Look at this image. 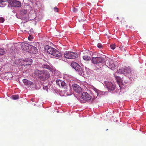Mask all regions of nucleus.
<instances>
[{"instance_id":"obj_1","label":"nucleus","mask_w":146,"mask_h":146,"mask_svg":"<svg viewBox=\"0 0 146 146\" xmlns=\"http://www.w3.org/2000/svg\"><path fill=\"white\" fill-rule=\"evenodd\" d=\"M44 49L47 51L48 53L55 56L60 57L61 56V54L58 51L49 45L45 46Z\"/></svg>"},{"instance_id":"obj_2","label":"nucleus","mask_w":146,"mask_h":146,"mask_svg":"<svg viewBox=\"0 0 146 146\" xmlns=\"http://www.w3.org/2000/svg\"><path fill=\"white\" fill-rule=\"evenodd\" d=\"M106 56L103 55H99L96 57H92L91 59L92 62L94 64L103 63L105 61Z\"/></svg>"},{"instance_id":"obj_3","label":"nucleus","mask_w":146,"mask_h":146,"mask_svg":"<svg viewBox=\"0 0 146 146\" xmlns=\"http://www.w3.org/2000/svg\"><path fill=\"white\" fill-rule=\"evenodd\" d=\"M35 73V75L38 76L39 77H41L42 78H40V79L44 80L45 79H47L50 76L49 74L47 71H45L43 72L42 71H40L38 70H36Z\"/></svg>"},{"instance_id":"obj_4","label":"nucleus","mask_w":146,"mask_h":146,"mask_svg":"<svg viewBox=\"0 0 146 146\" xmlns=\"http://www.w3.org/2000/svg\"><path fill=\"white\" fill-rule=\"evenodd\" d=\"M117 62L115 63L112 60L111 58H108L107 61H106V63L107 65V66L111 69L114 70L117 67Z\"/></svg>"},{"instance_id":"obj_5","label":"nucleus","mask_w":146,"mask_h":146,"mask_svg":"<svg viewBox=\"0 0 146 146\" xmlns=\"http://www.w3.org/2000/svg\"><path fill=\"white\" fill-rule=\"evenodd\" d=\"M81 98L84 100L86 101L89 100L91 99V96L87 92H84L81 94Z\"/></svg>"},{"instance_id":"obj_6","label":"nucleus","mask_w":146,"mask_h":146,"mask_svg":"<svg viewBox=\"0 0 146 146\" xmlns=\"http://www.w3.org/2000/svg\"><path fill=\"white\" fill-rule=\"evenodd\" d=\"M83 58L85 60H91L90 53L89 51H85L84 52Z\"/></svg>"},{"instance_id":"obj_7","label":"nucleus","mask_w":146,"mask_h":146,"mask_svg":"<svg viewBox=\"0 0 146 146\" xmlns=\"http://www.w3.org/2000/svg\"><path fill=\"white\" fill-rule=\"evenodd\" d=\"M72 87L75 92L78 93L81 92L82 88L79 85L76 84H73L72 85Z\"/></svg>"},{"instance_id":"obj_8","label":"nucleus","mask_w":146,"mask_h":146,"mask_svg":"<svg viewBox=\"0 0 146 146\" xmlns=\"http://www.w3.org/2000/svg\"><path fill=\"white\" fill-rule=\"evenodd\" d=\"M31 45L27 43H25L23 42L21 44V47L22 49L24 51H27L29 50Z\"/></svg>"},{"instance_id":"obj_9","label":"nucleus","mask_w":146,"mask_h":146,"mask_svg":"<svg viewBox=\"0 0 146 146\" xmlns=\"http://www.w3.org/2000/svg\"><path fill=\"white\" fill-rule=\"evenodd\" d=\"M106 87L110 90H113L115 88V86L111 82H105Z\"/></svg>"},{"instance_id":"obj_10","label":"nucleus","mask_w":146,"mask_h":146,"mask_svg":"<svg viewBox=\"0 0 146 146\" xmlns=\"http://www.w3.org/2000/svg\"><path fill=\"white\" fill-rule=\"evenodd\" d=\"M12 6L15 7H20L21 6V3L19 1L16 0H13L12 1Z\"/></svg>"},{"instance_id":"obj_11","label":"nucleus","mask_w":146,"mask_h":146,"mask_svg":"<svg viewBox=\"0 0 146 146\" xmlns=\"http://www.w3.org/2000/svg\"><path fill=\"white\" fill-rule=\"evenodd\" d=\"M76 71L81 76H83L84 75V70L80 66V67L77 69Z\"/></svg>"},{"instance_id":"obj_12","label":"nucleus","mask_w":146,"mask_h":146,"mask_svg":"<svg viewBox=\"0 0 146 146\" xmlns=\"http://www.w3.org/2000/svg\"><path fill=\"white\" fill-rule=\"evenodd\" d=\"M71 65L72 67L76 70H78L77 69H78V68L80 67V65L74 62H73L71 63Z\"/></svg>"},{"instance_id":"obj_13","label":"nucleus","mask_w":146,"mask_h":146,"mask_svg":"<svg viewBox=\"0 0 146 146\" xmlns=\"http://www.w3.org/2000/svg\"><path fill=\"white\" fill-rule=\"evenodd\" d=\"M23 82L25 85L29 86H30L33 84V82L26 79H23Z\"/></svg>"},{"instance_id":"obj_14","label":"nucleus","mask_w":146,"mask_h":146,"mask_svg":"<svg viewBox=\"0 0 146 146\" xmlns=\"http://www.w3.org/2000/svg\"><path fill=\"white\" fill-rule=\"evenodd\" d=\"M30 50L33 53H36L37 52V48L34 46L31 45L30 46Z\"/></svg>"},{"instance_id":"obj_15","label":"nucleus","mask_w":146,"mask_h":146,"mask_svg":"<svg viewBox=\"0 0 146 146\" xmlns=\"http://www.w3.org/2000/svg\"><path fill=\"white\" fill-rule=\"evenodd\" d=\"M78 54L76 52H71L70 59L75 58L78 57Z\"/></svg>"},{"instance_id":"obj_16","label":"nucleus","mask_w":146,"mask_h":146,"mask_svg":"<svg viewBox=\"0 0 146 146\" xmlns=\"http://www.w3.org/2000/svg\"><path fill=\"white\" fill-rule=\"evenodd\" d=\"M70 52L68 51L66 52L64 54V57L66 58L70 59Z\"/></svg>"},{"instance_id":"obj_17","label":"nucleus","mask_w":146,"mask_h":146,"mask_svg":"<svg viewBox=\"0 0 146 146\" xmlns=\"http://www.w3.org/2000/svg\"><path fill=\"white\" fill-rule=\"evenodd\" d=\"M6 52V50L5 48H0V55L5 54Z\"/></svg>"},{"instance_id":"obj_18","label":"nucleus","mask_w":146,"mask_h":146,"mask_svg":"<svg viewBox=\"0 0 146 146\" xmlns=\"http://www.w3.org/2000/svg\"><path fill=\"white\" fill-rule=\"evenodd\" d=\"M125 68H121L118 70L117 72L119 74H125Z\"/></svg>"},{"instance_id":"obj_19","label":"nucleus","mask_w":146,"mask_h":146,"mask_svg":"<svg viewBox=\"0 0 146 146\" xmlns=\"http://www.w3.org/2000/svg\"><path fill=\"white\" fill-rule=\"evenodd\" d=\"M125 74L131 73V70L129 67L125 68Z\"/></svg>"},{"instance_id":"obj_20","label":"nucleus","mask_w":146,"mask_h":146,"mask_svg":"<svg viewBox=\"0 0 146 146\" xmlns=\"http://www.w3.org/2000/svg\"><path fill=\"white\" fill-rule=\"evenodd\" d=\"M6 74L7 76H6L5 77H7V78H9L13 77L12 74L10 72H7V73H6Z\"/></svg>"},{"instance_id":"obj_21","label":"nucleus","mask_w":146,"mask_h":146,"mask_svg":"<svg viewBox=\"0 0 146 146\" xmlns=\"http://www.w3.org/2000/svg\"><path fill=\"white\" fill-rule=\"evenodd\" d=\"M66 85L65 82L62 81L61 83V87L62 88H65L66 87Z\"/></svg>"},{"instance_id":"obj_22","label":"nucleus","mask_w":146,"mask_h":146,"mask_svg":"<svg viewBox=\"0 0 146 146\" xmlns=\"http://www.w3.org/2000/svg\"><path fill=\"white\" fill-rule=\"evenodd\" d=\"M13 99L14 100L18 99L19 98V96L18 95H13L12 96Z\"/></svg>"},{"instance_id":"obj_23","label":"nucleus","mask_w":146,"mask_h":146,"mask_svg":"<svg viewBox=\"0 0 146 146\" xmlns=\"http://www.w3.org/2000/svg\"><path fill=\"white\" fill-rule=\"evenodd\" d=\"M27 12V10L26 9L22 10L21 12V14L23 15L26 14Z\"/></svg>"},{"instance_id":"obj_24","label":"nucleus","mask_w":146,"mask_h":146,"mask_svg":"<svg viewBox=\"0 0 146 146\" xmlns=\"http://www.w3.org/2000/svg\"><path fill=\"white\" fill-rule=\"evenodd\" d=\"M62 80H57L56 81V83L60 87V84H61Z\"/></svg>"},{"instance_id":"obj_25","label":"nucleus","mask_w":146,"mask_h":146,"mask_svg":"<svg viewBox=\"0 0 146 146\" xmlns=\"http://www.w3.org/2000/svg\"><path fill=\"white\" fill-rule=\"evenodd\" d=\"M110 48L111 49H112L113 50H114L115 48V44H111L110 45Z\"/></svg>"},{"instance_id":"obj_26","label":"nucleus","mask_w":146,"mask_h":146,"mask_svg":"<svg viewBox=\"0 0 146 146\" xmlns=\"http://www.w3.org/2000/svg\"><path fill=\"white\" fill-rule=\"evenodd\" d=\"M5 21V19L3 18L0 17V23H3Z\"/></svg>"},{"instance_id":"obj_27","label":"nucleus","mask_w":146,"mask_h":146,"mask_svg":"<svg viewBox=\"0 0 146 146\" xmlns=\"http://www.w3.org/2000/svg\"><path fill=\"white\" fill-rule=\"evenodd\" d=\"M42 68L48 69L49 68L50 66L48 65H44V66H42Z\"/></svg>"},{"instance_id":"obj_28","label":"nucleus","mask_w":146,"mask_h":146,"mask_svg":"<svg viewBox=\"0 0 146 146\" xmlns=\"http://www.w3.org/2000/svg\"><path fill=\"white\" fill-rule=\"evenodd\" d=\"M54 10L55 11L58 12V8L56 7H55L54 8Z\"/></svg>"},{"instance_id":"obj_29","label":"nucleus","mask_w":146,"mask_h":146,"mask_svg":"<svg viewBox=\"0 0 146 146\" xmlns=\"http://www.w3.org/2000/svg\"><path fill=\"white\" fill-rule=\"evenodd\" d=\"M97 46L98 48H100L102 47V45L101 44L98 43L97 45Z\"/></svg>"},{"instance_id":"obj_30","label":"nucleus","mask_w":146,"mask_h":146,"mask_svg":"<svg viewBox=\"0 0 146 146\" xmlns=\"http://www.w3.org/2000/svg\"><path fill=\"white\" fill-rule=\"evenodd\" d=\"M78 11V9L75 8H74L73 11L74 12H76Z\"/></svg>"},{"instance_id":"obj_31","label":"nucleus","mask_w":146,"mask_h":146,"mask_svg":"<svg viewBox=\"0 0 146 146\" xmlns=\"http://www.w3.org/2000/svg\"><path fill=\"white\" fill-rule=\"evenodd\" d=\"M118 78H116V80L117 82H120L121 81V78H119V77Z\"/></svg>"},{"instance_id":"obj_32","label":"nucleus","mask_w":146,"mask_h":146,"mask_svg":"<svg viewBox=\"0 0 146 146\" xmlns=\"http://www.w3.org/2000/svg\"><path fill=\"white\" fill-rule=\"evenodd\" d=\"M31 61L30 62H29V63H28V64H26V65H30V64H31V63H32V60H31Z\"/></svg>"},{"instance_id":"obj_33","label":"nucleus","mask_w":146,"mask_h":146,"mask_svg":"<svg viewBox=\"0 0 146 146\" xmlns=\"http://www.w3.org/2000/svg\"><path fill=\"white\" fill-rule=\"evenodd\" d=\"M37 44H38V43L36 42H33V45H36H36Z\"/></svg>"},{"instance_id":"obj_34","label":"nucleus","mask_w":146,"mask_h":146,"mask_svg":"<svg viewBox=\"0 0 146 146\" xmlns=\"http://www.w3.org/2000/svg\"><path fill=\"white\" fill-rule=\"evenodd\" d=\"M31 38H31V36H29L28 37L29 39V40H31Z\"/></svg>"},{"instance_id":"obj_35","label":"nucleus","mask_w":146,"mask_h":146,"mask_svg":"<svg viewBox=\"0 0 146 146\" xmlns=\"http://www.w3.org/2000/svg\"><path fill=\"white\" fill-rule=\"evenodd\" d=\"M96 94L97 95H98V94H99V92H100V91H97V90H96Z\"/></svg>"},{"instance_id":"obj_36","label":"nucleus","mask_w":146,"mask_h":146,"mask_svg":"<svg viewBox=\"0 0 146 146\" xmlns=\"http://www.w3.org/2000/svg\"><path fill=\"white\" fill-rule=\"evenodd\" d=\"M3 1V0H0V2H2Z\"/></svg>"},{"instance_id":"obj_37","label":"nucleus","mask_w":146,"mask_h":146,"mask_svg":"<svg viewBox=\"0 0 146 146\" xmlns=\"http://www.w3.org/2000/svg\"><path fill=\"white\" fill-rule=\"evenodd\" d=\"M117 18L118 20L119 19V18L118 17H117Z\"/></svg>"},{"instance_id":"obj_38","label":"nucleus","mask_w":146,"mask_h":146,"mask_svg":"<svg viewBox=\"0 0 146 146\" xmlns=\"http://www.w3.org/2000/svg\"><path fill=\"white\" fill-rule=\"evenodd\" d=\"M108 130V129L106 130Z\"/></svg>"},{"instance_id":"obj_39","label":"nucleus","mask_w":146,"mask_h":146,"mask_svg":"<svg viewBox=\"0 0 146 146\" xmlns=\"http://www.w3.org/2000/svg\"><path fill=\"white\" fill-rule=\"evenodd\" d=\"M61 86V84H60V86Z\"/></svg>"}]
</instances>
